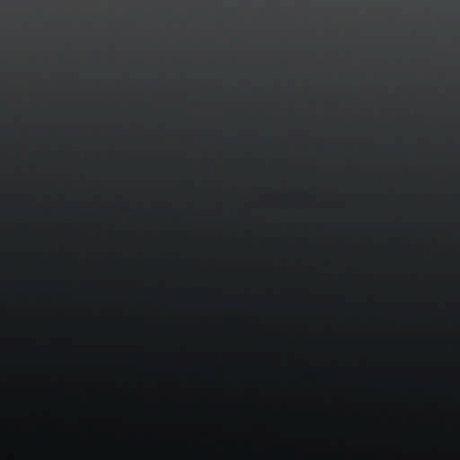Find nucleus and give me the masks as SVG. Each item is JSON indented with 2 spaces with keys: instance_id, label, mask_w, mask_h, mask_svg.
<instances>
[{
  "instance_id": "nucleus-1",
  "label": "nucleus",
  "mask_w": 460,
  "mask_h": 460,
  "mask_svg": "<svg viewBox=\"0 0 460 460\" xmlns=\"http://www.w3.org/2000/svg\"><path fill=\"white\" fill-rule=\"evenodd\" d=\"M59 14L62 13V9H58Z\"/></svg>"
},
{
  "instance_id": "nucleus-2",
  "label": "nucleus",
  "mask_w": 460,
  "mask_h": 460,
  "mask_svg": "<svg viewBox=\"0 0 460 460\" xmlns=\"http://www.w3.org/2000/svg\"><path fill=\"white\" fill-rule=\"evenodd\" d=\"M58 55H59V56H61V55H62V52H61V51H59V52H58Z\"/></svg>"
},
{
  "instance_id": "nucleus-3",
  "label": "nucleus",
  "mask_w": 460,
  "mask_h": 460,
  "mask_svg": "<svg viewBox=\"0 0 460 460\" xmlns=\"http://www.w3.org/2000/svg\"><path fill=\"white\" fill-rule=\"evenodd\" d=\"M58 134L61 135L62 134V131H58Z\"/></svg>"
},
{
  "instance_id": "nucleus-4",
  "label": "nucleus",
  "mask_w": 460,
  "mask_h": 460,
  "mask_svg": "<svg viewBox=\"0 0 460 460\" xmlns=\"http://www.w3.org/2000/svg\"><path fill=\"white\" fill-rule=\"evenodd\" d=\"M58 40H59V41H61V40H62V39H61V38H59V39H58Z\"/></svg>"
}]
</instances>
